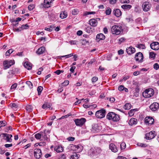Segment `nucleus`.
<instances>
[{"mask_svg": "<svg viewBox=\"0 0 159 159\" xmlns=\"http://www.w3.org/2000/svg\"><path fill=\"white\" fill-rule=\"evenodd\" d=\"M21 20V18L20 17H18L16 19V20H12V22H13V23L14 22H17V23H16L15 25V26H17V25L18 24V21H20Z\"/></svg>", "mask_w": 159, "mask_h": 159, "instance_id": "33", "label": "nucleus"}, {"mask_svg": "<svg viewBox=\"0 0 159 159\" xmlns=\"http://www.w3.org/2000/svg\"><path fill=\"white\" fill-rule=\"evenodd\" d=\"M79 12V10L77 9H74L72 11V14L73 15H77Z\"/></svg>", "mask_w": 159, "mask_h": 159, "instance_id": "30", "label": "nucleus"}, {"mask_svg": "<svg viewBox=\"0 0 159 159\" xmlns=\"http://www.w3.org/2000/svg\"><path fill=\"white\" fill-rule=\"evenodd\" d=\"M117 159H127V158L123 156H119L117 157Z\"/></svg>", "mask_w": 159, "mask_h": 159, "instance_id": "64", "label": "nucleus"}, {"mask_svg": "<svg viewBox=\"0 0 159 159\" xmlns=\"http://www.w3.org/2000/svg\"><path fill=\"white\" fill-rule=\"evenodd\" d=\"M95 13V12L94 11H91V12H88V11H85L84 13V16H86L89 15L90 14H94Z\"/></svg>", "mask_w": 159, "mask_h": 159, "instance_id": "37", "label": "nucleus"}, {"mask_svg": "<svg viewBox=\"0 0 159 159\" xmlns=\"http://www.w3.org/2000/svg\"><path fill=\"white\" fill-rule=\"evenodd\" d=\"M135 59L137 61H142V60L143 59V56L142 53L140 52L137 53L135 54Z\"/></svg>", "mask_w": 159, "mask_h": 159, "instance_id": "12", "label": "nucleus"}, {"mask_svg": "<svg viewBox=\"0 0 159 159\" xmlns=\"http://www.w3.org/2000/svg\"><path fill=\"white\" fill-rule=\"evenodd\" d=\"M34 156L37 159H39L42 155L41 151L39 149H35L34 150Z\"/></svg>", "mask_w": 159, "mask_h": 159, "instance_id": "11", "label": "nucleus"}, {"mask_svg": "<svg viewBox=\"0 0 159 159\" xmlns=\"http://www.w3.org/2000/svg\"><path fill=\"white\" fill-rule=\"evenodd\" d=\"M26 84L28 85L30 89H32L33 88V85L32 83L29 81H27L26 82Z\"/></svg>", "mask_w": 159, "mask_h": 159, "instance_id": "36", "label": "nucleus"}, {"mask_svg": "<svg viewBox=\"0 0 159 159\" xmlns=\"http://www.w3.org/2000/svg\"><path fill=\"white\" fill-rule=\"evenodd\" d=\"M67 13L66 11H62L60 14V17L62 19H64L67 17Z\"/></svg>", "mask_w": 159, "mask_h": 159, "instance_id": "26", "label": "nucleus"}, {"mask_svg": "<svg viewBox=\"0 0 159 159\" xmlns=\"http://www.w3.org/2000/svg\"><path fill=\"white\" fill-rule=\"evenodd\" d=\"M156 54L153 52H150L149 53V57L150 58H154L155 57Z\"/></svg>", "mask_w": 159, "mask_h": 159, "instance_id": "44", "label": "nucleus"}, {"mask_svg": "<svg viewBox=\"0 0 159 159\" xmlns=\"http://www.w3.org/2000/svg\"><path fill=\"white\" fill-rule=\"evenodd\" d=\"M131 105L129 103H126L124 106V108L125 110H129L131 108Z\"/></svg>", "mask_w": 159, "mask_h": 159, "instance_id": "34", "label": "nucleus"}, {"mask_svg": "<svg viewBox=\"0 0 159 159\" xmlns=\"http://www.w3.org/2000/svg\"><path fill=\"white\" fill-rule=\"evenodd\" d=\"M142 7L143 11H148L150 10L151 6L149 2H143Z\"/></svg>", "mask_w": 159, "mask_h": 159, "instance_id": "7", "label": "nucleus"}, {"mask_svg": "<svg viewBox=\"0 0 159 159\" xmlns=\"http://www.w3.org/2000/svg\"><path fill=\"white\" fill-rule=\"evenodd\" d=\"M77 150L79 152H81L83 149V147L81 144H79L76 146Z\"/></svg>", "mask_w": 159, "mask_h": 159, "instance_id": "31", "label": "nucleus"}, {"mask_svg": "<svg viewBox=\"0 0 159 159\" xmlns=\"http://www.w3.org/2000/svg\"><path fill=\"white\" fill-rule=\"evenodd\" d=\"M121 29V26L116 25L113 26L111 29L112 33L116 35L119 34L120 33Z\"/></svg>", "mask_w": 159, "mask_h": 159, "instance_id": "4", "label": "nucleus"}, {"mask_svg": "<svg viewBox=\"0 0 159 159\" xmlns=\"http://www.w3.org/2000/svg\"><path fill=\"white\" fill-rule=\"evenodd\" d=\"M51 106V104L50 103H45L42 105V108L43 109L49 108Z\"/></svg>", "mask_w": 159, "mask_h": 159, "instance_id": "27", "label": "nucleus"}, {"mask_svg": "<svg viewBox=\"0 0 159 159\" xmlns=\"http://www.w3.org/2000/svg\"><path fill=\"white\" fill-rule=\"evenodd\" d=\"M141 21V19L140 18H138L135 20V22L137 24H139Z\"/></svg>", "mask_w": 159, "mask_h": 159, "instance_id": "61", "label": "nucleus"}, {"mask_svg": "<svg viewBox=\"0 0 159 159\" xmlns=\"http://www.w3.org/2000/svg\"><path fill=\"white\" fill-rule=\"evenodd\" d=\"M144 121L146 125H151L153 123L154 120L152 117L148 116L145 118Z\"/></svg>", "mask_w": 159, "mask_h": 159, "instance_id": "10", "label": "nucleus"}, {"mask_svg": "<svg viewBox=\"0 0 159 159\" xmlns=\"http://www.w3.org/2000/svg\"><path fill=\"white\" fill-rule=\"evenodd\" d=\"M35 7V6L34 4H31L29 5L28 7V9L31 11Z\"/></svg>", "mask_w": 159, "mask_h": 159, "instance_id": "46", "label": "nucleus"}, {"mask_svg": "<svg viewBox=\"0 0 159 159\" xmlns=\"http://www.w3.org/2000/svg\"><path fill=\"white\" fill-rule=\"evenodd\" d=\"M89 23L92 26H96L97 25L98 22L97 20L93 19L89 20Z\"/></svg>", "mask_w": 159, "mask_h": 159, "instance_id": "22", "label": "nucleus"}, {"mask_svg": "<svg viewBox=\"0 0 159 159\" xmlns=\"http://www.w3.org/2000/svg\"><path fill=\"white\" fill-rule=\"evenodd\" d=\"M40 133H42V136L43 138L45 140H47L48 139V137L46 134L42 132H41Z\"/></svg>", "mask_w": 159, "mask_h": 159, "instance_id": "35", "label": "nucleus"}, {"mask_svg": "<svg viewBox=\"0 0 159 159\" xmlns=\"http://www.w3.org/2000/svg\"><path fill=\"white\" fill-rule=\"evenodd\" d=\"M110 4H115L117 1V0H109Z\"/></svg>", "mask_w": 159, "mask_h": 159, "instance_id": "55", "label": "nucleus"}, {"mask_svg": "<svg viewBox=\"0 0 159 159\" xmlns=\"http://www.w3.org/2000/svg\"><path fill=\"white\" fill-rule=\"evenodd\" d=\"M124 87L122 85L118 87V90L119 91H123L124 90Z\"/></svg>", "mask_w": 159, "mask_h": 159, "instance_id": "56", "label": "nucleus"}, {"mask_svg": "<svg viewBox=\"0 0 159 159\" xmlns=\"http://www.w3.org/2000/svg\"><path fill=\"white\" fill-rule=\"evenodd\" d=\"M76 67L75 66H72L70 69V71L72 73H73L74 71V70L75 69Z\"/></svg>", "mask_w": 159, "mask_h": 159, "instance_id": "63", "label": "nucleus"}, {"mask_svg": "<svg viewBox=\"0 0 159 159\" xmlns=\"http://www.w3.org/2000/svg\"><path fill=\"white\" fill-rule=\"evenodd\" d=\"M67 139L69 141H73L75 140V138L73 137H68Z\"/></svg>", "mask_w": 159, "mask_h": 159, "instance_id": "51", "label": "nucleus"}, {"mask_svg": "<svg viewBox=\"0 0 159 159\" xmlns=\"http://www.w3.org/2000/svg\"><path fill=\"white\" fill-rule=\"evenodd\" d=\"M151 48L155 50H157L159 49V43L158 42H154L150 45Z\"/></svg>", "mask_w": 159, "mask_h": 159, "instance_id": "15", "label": "nucleus"}, {"mask_svg": "<svg viewBox=\"0 0 159 159\" xmlns=\"http://www.w3.org/2000/svg\"><path fill=\"white\" fill-rule=\"evenodd\" d=\"M126 51L128 54L130 55L134 53L135 51V50L134 48L130 47L126 48Z\"/></svg>", "mask_w": 159, "mask_h": 159, "instance_id": "19", "label": "nucleus"}, {"mask_svg": "<svg viewBox=\"0 0 159 159\" xmlns=\"http://www.w3.org/2000/svg\"><path fill=\"white\" fill-rule=\"evenodd\" d=\"M26 109L28 112H30L32 111L33 107L31 105H28L26 107Z\"/></svg>", "mask_w": 159, "mask_h": 159, "instance_id": "32", "label": "nucleus"}, {"mask_svg": "<svg viewBox=\"0 0 159 159\" xmlns=\"http://www.w3.org/2000/svg\"><path fill=\"white\" fill-rule=\"evenodd\" d=\"M137 145H138L139 146L143 147H145L146 146L145 144L140 143H138L137 144Z\"/></svg>", "mask_w": 159, "mask_h": 159, "instance_id": "57", "label": "nucleus"}, {"mask_svg": "<svg viewBox=\"0 0 159 159\" xmlns=\"http://www.w3.org/2000/svg\"><path fill=\"white\" fill-rule=\"evenodd\" d=\"M154 132L152 131L146 134V138L147 139L150 140L154 138L155 136Z\"/></svg>", "mask_w": 159, "mask_h": 159, "instance_id": "16", "label": "nucleus"}, {"mask_svg": "<svg viewBox=\"0 0 159 159\" xmlns=\"http://www.w3.org/2000/svg\"><path fill=\"white\" fill-rule=\"evenodd\" d=\"M86 121L84 118H81L80 119H76L75 120V125L77 126H81L84 125Z\"/></svg>", "mask_w": 159, "mask_h": 159, "instance_id": "9", "label": "nucleus"}, {"mask_svg": "<svg viewBox=\"0 0 159 159\" xmlns=\"http://www.w3.org/2000/svg\"><path fill=\"white\" fill-rule=\"evenodd\" d=\"M89 43V41L86 39H83L82 41V43L84 44H85Z\"/></svg>", "mask_w": 159, "mask_h": 159, "instance_id": "62", "label": "nucleus"}, {"mask_svg": "<svg viewBox=\"0 0 159 159\" xmlns=\"http://www.w3.org/2000/svg\"><path fill=\"white\" fill-rule=\"evenodd\" d=\"M138 48L142 49H144L145 48V46L143 44H139L137 45V47Z\"/></svg>", "mask_w": 159, "mask_h": 159, "instance_id": "43", "label": "nucleus"}, {"mask_svg": "<svg viewBox=\"0 0 159 159\" xmlns=\"http://www.w3.org/2000/svg\"><path fill=\"white\" fill-rule=\"evenodd\" d=\"M2 137L7 142H11L12 141L11 138L12 135L11 134H9L6 133H2Z\"/></svg>", "mask_w": 159, "mask_h": 159, "instance_id": "8", "label": "nucleus"}, {"mask_svg": "<svg viewBox=\"0 0 159 159\" xmlns=\"http://www.w3.org/2000/svg\"><path fill=\"white\" fill-rule=\"evenodd\" d=\"M153 67L154 69L157 70L159 68V66L158 63H156L154 64Z\"/></svg>", "mask_w": 159, "mask_h": 159, "instance_id": "50", "label": "nucleus"}, {"mask_svg": "<svg viewBox=\"0 0 159 159\" xmlns=\"http://www.w3.org/2000/svg\"><path fill=\"white\" fill-rule=\"evenodd\" d=\"M13 51L12 49H9L5 53L6 56H9L10 54L13 52Z\"/></svg>", "mask_w": 159, "mask_h": 159, "instance_id": "41", "label": "nucleus"}, {"mask_svg": "<svg viewBox=\"0 0 159 159\" xmlns=\"http://www.w3.org/2000/svg\"><path fill=\"white\" fill-rule=\"evenodd\" d=\"M29 28V26L27 24H26L25 25H22L21 27H20V29L21 30H23L24 29H27Z\"/></svg>", "mask_w": 159, "mask_h": 159, "instance_id": "39", "label": "nucleus"}, {"mask_svg": "<svg viewBox=\"0 0 159 159\" xmlns=\"http://www.w3.org/2000/svg\"><path fill=\"white\" fill-rule=\"evenodd\" d=\"M6 124V121H0V125L2 126H4Z\"/></svg>", "mask_w": 159, "mask_h": 159, "instance_id": "52", "label": "nucleus"}, {"mask_svg": "<svg viewBox=\"0 0 159 159\" xmlns=\"http://www.w3.org/2000/svg\"><path fill=\"white\" fill-rule=\"evenodd\" d=\"M109 147L110 149L112 152H116L118 151L117 148L113 143H111L109 145Z\"/></svg>", "mask_w": 159, "mask_h": 159, "instance_id": "18", "label": "nucleus"}, {"mask_svg": "<svg viewBox=\"0 0 159 159\" xmlns=\"http://www.w3.org/2000/svg\"><path fill=\"white\" fill-rule=\"evenodd\" d=\"M159 108V104L157 102H154L150 106V108L152 111H157Z\"/></svg>", "mask_w": 159, "mask_h": 159, "instance_id": "14", "label": "nucleus"}, {"mask_svg": "<svg viewBox=\"0 0 159 159\" xmlns=\"http://www.w3.org/2000/svg\"><path fill=\"white\" fill-rule=\"evenodd\" d=\"M105 36L102 34H98L96 37V40L97 42H99L100 40H102L105 39Z\"/></svg>", "mask_w": 159, "mask_h": 159, "instance_id": "17", "label": "nucleus"}, {"mask_svg": "<svg viewBox=\"0 0 159 159\" xmlns=\"http://www.w3.org/2000/svg\"><path fill=\"white\" fill-rule=\"evenodd\" d=\"M35 138L37 139H39L42 137V133H37L35 135Z\"/></svg>", "mask_w": 159, "mask_h": 159, "instance_id": "38", "label": "nucleus"}, {"mask_svg": "<svg viewBox=\"0 0 159 159\" xmlns=\"http://www.w3.org/2000/svg\"><path fill=\"white\" fill-rule=\"evenodd\" d=\"M73 56V54L72 53L70 54L67 55H64L61 56V57H66V58H68L70 57H71Z\"/></svg>", "mask_w": 159, "mask_h": 159, "instance_id": "53", "label": "nucleus"}, {"mask_svg": "<svg viewBox=\"0 0 159 159\" xmlns=\"http://www.w3.org/2000/svg\"><path fill=\"white\" fill-rule=\"evenodd\" d=\"M107 119L116 122L120 120V117L119 115L112 112L108 113L107 116Z\"/></svg>", "mask_w": 159, "mask_h": 159, "instance_id": "1", "label": "nucleus"}, {"mask_svg": "<svg viewBox=\"0 0 159 159\" xmlns=\"http://www.w3.org/2000/svg\"><path fill=\"white\" fill-rule=\"evenodd\" d=\"M43 89V88L41 86H40L38 87L37 90L38 92V94L39 95L40 94Z\"/></svg>", "mask_w": 159, "mask_h": 159, "instance_id": "40", "label": "nucleus"}, {"mask_svg": "<svg viewBox=\"0 0 159 159\" xmlns=\"http://www.w3.org/2000/svg\"><path fill=\"white\" fill-rule=\"evenodd\" d=\"M120 2L122 3H129V0H120Z\"/></svg>", "mask_w": 159, "mask_h": 159, "instance_id": "54", "label": "nucleus"}, {"mask_svg": "<svg viewBox=\"0 0 159 159\" xmlns=\"http://www.w3.org/2000/svg\"><path fill=\"white\" fill-rule=\"evenodd\" d=\"M120 146L121 150L124 149L126 147L125 143L124 142L120 144Z\"/></svg>", "mask_w": 159, "mask_h": 159, "instance_id": "42", "label": "nucleus"}, {"mask_svg": "<svg viewBox=\"0 0 159 159\" xmlns=\"http://www.w3.org/2000/svg\"><path fill=\"white\" fill-rule=\"evenodd\" d=\"M80 155L76 153L70 156V159H78Z\"/></svg>", "mask_w": 159, "mask_h": 159, "instance_id": "28", "label": "nucleus"}, {"mask_svg": "<svg viewBox=\"0 0 159 159\" xmlns=\"http://www.w3.org/2000/svg\"><path fill=\"white\" fill-rule=\"evenodd\" d=\"M17 83H15L14 84H12L11 85V89H15L17 87Z\"/></svg>", "mask_w": 159, "mask_h": 159, "instance_id": "49", "label": "nucleus"}, {"mask_svg": "<svg viewBox=\"0 0 159 159\" xmlns=\"http://www.w3.org/2000/svg\"><path fill=\"white\" fill-rule=\"evenodd\" d=\"M69 84V81L68 80L65 81L64 82L62 83L63 85L65 86H66L68 85Z\"/></svg>", "mask_w": 159, "mask_h": 159, "instance_id": "59", "label": "nucleus"}, {"mask_svg": "<svg viewBox=\"0 0 159 159\" xmlns=\"http://www.w3.org/2000/svg\"><path fill=\"white\" fill-rule=\"evenodd\" d=\"M10 106L12 108H16L18 106L17 104L14 103H11L10 104Z\"/></svg>", "mask_w": 159, "mask_h": 159, "instance_id": "45", "label": "nucleus"}, {"mask_svg": "<svg viewBox=\"0 0 159 159\" xmlns=\"http://www.w3.org/2000/svg\"><path fill=\"white\" fill-rule=\"evenodd\" d=\"M105 110L101 109L96 111L95 115L97 118L101 119L105 117Z\"/></svg>", "mask_w": 159, "mask_h": 159, "instance_id": "5", "label": "nucleus"}, {"mask_svg": "<svg viewBox=\"0 0 159 159\" xmlns=\"http://www.w3.org/2000/svg\"><path fill=\"white\" fill-rule=\"evenodd\" d=\"M111 8H109L106 10V13L107 15H109L111 12Z\"/></svg>", "mask_w": 159, "mask_h": 159, "instance_id": "47", "label": "nucleus"}, {"mask_svg": "<svg viewBox=\"0 0 159 159\" xmlns=\"http://www.w3.org/2000/svg\"><path fill=\"white\" fill-rule=\"evenodd\" d=\"M24 66L25 68H26L28 70H30L31 69V64L27 61H26L24 62Z\"/></svg>", "mask_w": 159, "mask_h": 159, "instance_id": "24", "label": "nucleus"}, {"mask_svg": "<svg viewBox=\"0 0 159 159\" xmlns=\"http://www.w3.org/2000/svg\"><path fill=\"white\" fill-rule=\"evenodd\" d=\"M154 90L152 88L146 89L143 93V96L145 98H149L152 96L154 94Z\"/></svg>", "mask_w": 159, "mask_h": 159, "instance_id": "2", "label": "nucleus"}, {"mask_svg": "<svg viewBox=\"0 0 159 159\" xmlns=\"http://www.w3.org/2000/svg\"><path fill=\"white\" fill-rule=\"evenodd\" d=\"M54 0H44L43 7L45 8L50 7Z\"/></svg>", "mask_w": 159, "mask_h": 159, "instance_id": "13", "label": "nucleus"}, {"mask_svg": "<svg viewBox=\"0 0 159 159\" xmlns=\"http://www.w3.org/2000/svg\"><path fill=\"white\" fill-rule=\"evenodd\" d=\"M14 63V61H8L6 60L4 61L3 63V68L4 69H7L11 67L12 65Z\"/></svg>", "mask_w": 159, "mask_h": 159, "instance_id": "6", "label": "nucleus"}, {"mask_svg": "<svg viewBox=\"0 0 159 159\" xmlns=\"http://www.w3.org/2000/svg\"><path fill=\"white\" fill-rule=\"evenodd\" d=\"M114 14L117 17H119L121 15V12L119 9H116L113 11Z\"/></svg>", "mask_w": 159, "mask_h": 159, "instance_id": "23", "label": "nucleus"}, {"mask_svg": "<svg viewBox=\"0 0 159 159\" xmlns=\"http://www.w3.org/2000/svg\"><path fill=\"white\" fill-rule=\"evenodd\" d=\"M135 109H133V110H131L130 111L128 112V114L129 116H132L134 114L133 111Z\"/></svg>", "mask_w": 159, "mask_h": 159, "instance_id": "60", "label": "nucleus"}, {"mask_svg": "<svg viewBox=\"0 0 159 159\" xmlns=\"http://www.w3.org/2000/svg\"><path fill=\"white\" fill-rule=\"evenodd\" d=\"M121 7L125 9H129L131 7V5L129 4H124L121 6Z\"/></svg>", "mask_w": 159, "mask_h": 159, "instance_id": "29", "label": "nucleus"}, {"mask_svg": "<svg viewBox=\"0 0 159 159\" xmlns=\"http://www.w3.org/2000/svg\"><path fill=\"white\" fill-rule=\"evenodd\" d=\"M45 50V48L43 47H42L38 49L36 52L37 54L40 55L42 54Z\"/></svg>", "mask_w": 159, "mask_h": 159, "instance_id": "25", "label": "nucleus"}, {"mask_svg": "<svg viewBox=\"0 0 159 159\" xmlns=\"http://www.w3.org/2000/svg\"><path fill=\"white\" fill-rule=\"evenodd\" d=\"M54 150L57 152H60L63 151V148L61 145H58L55 147Z\"/></svg>", "mask_w": 159, "mask_h": 159, "instance_id": "21", "label": "nucleus"}, {"mask_svg": "<svg viewBox=\"0 0 159 159\" xmlns=\"http://www.w3.org/2000/svg\"><path fill=\"white\" fill-rule=\"evenodd\" d=\"M101 152V150L99 148H92L88 152V154L91 156L97 155Z\"/></svg>", "mask_w": 159, "mask_h": 159, "instance_id": "3", "label": "nucleus"}, {"mask_svg": "<svg viewBox=\"0 0 159 159\" xmlns=\"http://www.w3.org/2000/svg\"><path fill=\"white\" fill-rule=\"evenodd\" d=\"M63 72V70H57L55 71L54 72L56 74H57L58 75H59L61 72Z\"/></svg>", "mask_w": 159, "mask_h": 159, "instance_id": "58", "label": "nucleus"}, {"mask_svg": "<svg viewBox=\"0 0 159 159\" xmlns=\"http://www.w3.org/2000/svg\"><path fill=\"white\" fill-rule=\"evenodd\" d=\"M98 77L94 76L92 78L91 80L92 83H94L97 81L98 80Z\"/></svg>", "mask_w": 159, "mask_h": 159, "instance_id": "48", "label": "nucleus"}, {"mask_svg": "<svg viewBox=\"0 0 159 159\" xmlns=\"http://www.w3.org/2000/svg\"><path fill=\"white\" fill-rule=\"evenodd\" d=\"M137 120L134 118H131L128 122L129 125L131 126H132L133 125H135L137 124Z\"/></svg>", "mask_w": 159, "mask_h": 159, "instance_id": "20", "label": "nucleus"}]
</instances>
